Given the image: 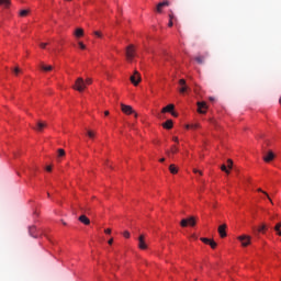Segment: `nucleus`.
<instances>
[{"instance_id": "nucleus-1", "label": "nucleus", "mask_w": 281, "mask_h": 281, "mask_svg": "<svg viewBox=\"0 0 281 281\" xmlns=\"http://www.w3.org/2000/svg\"><path fill=\"white\" fill-rule=\"evenodd\" d=\"M72 89L75 91H79V93H82V91L87 89V83L85 82V79L81 77L77 78V80L75 81V85L72 86Z\"/></svg>"}, {"instance_id": "nucleus-2", "label": "nucleus", "mask_w": 281, "mask_h": 281, "mask_svg": "<svg viewBox=\"0 0 281 281\" xmlns=\"http://www.w3.org/2000/svg\"><path fill=\"white\" fill-rule=\"evenodd\" d=\"M125 56L128 63H133V58H135V48H133V45L126 47Z\"/></svg>"}, {"instance_id": "nucleus-3", "label": "nucleus", "mask_w": 281, "mask_h": 281, "mask_svg": "<svg viewBox=\"0 0 281 281\" xmlns=\"http://www.w3.org/2000/svg\"><path fill=\"white\" fill-rule=\"evenodd\" d=\"M121 111H123L125 113V115H135V117H137V113H135V111L133 110V106L131 105H126L124 103H121Z\"/></svg>"}, {"instance_id": "nucleus-4", "label": "nucleus", "mask_w": 281, "mask_h": 281, "mask_svg": "<svg viewBox=\"0 0 281 281\" xmlns=\"http://www.w3.org/2000/svg\"><path fill=\"white\" fill-rule=\"evenodd\" d=\"M180 225L181 227H188V225H190L191 227H194V225H196V220H194V217H189L188 220L183 218L180 222Z\"/></svg>"}, {"instance_id": "nucleus-5", "label": "nucleus", "mask_w": 281, "mask_h": 281, "mask_svg": "<svg viewBox=\"0 0 281 281\" xmlns=\"http://www.w3.org/2000/svg\"><path fill=\"white\" fill-rule=\"evenodd\" d=\"M132 85H134V87H137V85H139V82H142V76L139 75V72L136 70L134 72L133 76H131L130 78Z\"/></svg>"}, {"instance_id": "nucleus-6", "label": "nucleus", "mask_w": 281, "mask_h": 281, "mask_svg": "<svg viewBox=\"0 0 281 281\" xmlns=\"http://www.w3.org/2000/svg\"><path fill=\"white\" fill-rule=\"evenodd\" d=\"M238 240L241 243L243 247H249V245H251V237L247 235L239 236Z\"/></svg>"}, {"instance_id": "nucleus-7", "label": "nucleus", "mask_w": 281, "mask_h": 281, "mask_svg": "<svg viewBox=\"0 0 281 281\" xmlns=\"http://www.w3.org/2000/svg\"><path fill=\"white\" fill-rule=\"evenodd\" d=\"M43 128H47V123L43 121H38L36 126H33L32 130L36 131L37 133H43Z\"/></svg>"}, {"instance_id": "nucleus-8", "label": "nucleus", "mask_w": 281, "mask_h": 281, "mask_svg": "<svg viewBox=\"0 0 281 281\" xmlns=\"http://www.w3.org/2000/svg\"><path fill=\"white\" fill-rule=\"evenodd\" d=\"M196 104H198V113H201V114L207 113V103L199 101Z\"/></svg>"}, {"instance_id": "nucleus-9", "label": "nucleus", "mask_w": 281, "mask_h": 281, "mask_svg": "<svg viewBox=\"0 0 281 281\" xmlns=\"http://www.w3.org/2000/svg\"><path fill=\"white\" fill-rule=\"evenodd\" d=\"M168 5H170V1L165 0V1L157 4L156 11L158 12V14H161L164 8H168Z\"/></svg>"}, {"instance_id": "nucleus-10", "label": "nucleus", "mask_w": 281, "mask_h": 281, "mask_svg": "<svg viewBox=\"0 0 281 281\" xmlns=\"http://www.w3.org/2000/svg\"><path fill=\"white\" fill-rule=\"evenodd\" d=\"M168 5H170V1L165 0V1L157 4L156 11L158 12V14H161L164 8H168Z\"/></svg>"}, {"instance_id": "nucleus-11", "label": "nucleus", "mask_w": 281, "mask_h": 281, "mask_svg": "<svg viewBox=\"0 0 281 281\" xmlns=\"http://www.w3.org/2000/svg\"><path fill=\"white\" fill-rule=\"evenodd\" d=\"M226 229H227V224H222V225L218 226L217 232H218L221 238H226L227 237Z\"/></svg>"}, {"instance_id": "nucleus-12", "label": "nucleus", "mask_w": 281, "mask_h": 281, "mask_svg": "<svg viewBox=\"0 0 281 281\" xmlns=\"http://www.w3.org/2000/svg\"><path fill=\"white\" fill-rule=\"evenodd\" d=\"M138 248L139 249H148V245L146 244V237L144 235H140L138 237Z\"/></svg>"}, {"instance_id": "nucleus-13", "label": "nucleus", "mask_w": 281, "mask_h": 281, "mask_svg": "<svg viewBox=\"0 0 281 281\" xmlns=\"http://www.w3.org/2000/svg\"><path fill=\"white\" fill-rule=\"evenodd\" d=\"M179 85H180V89H179L180 93H187V91H190V88L188 87V85H186V79H180Z\"/></svg>"}, {"instance_id": "nucleus-14", "label": "nucleus", "mask_w": 281, "mask_h": 281, "mask_svg": "<svg viewBox=\"0 0 281 281\" xmlns=\"http://www.w3.org/2000/svg\"><path fill=\"white\" fill-rule=\"evenodd\" d=\"M273 159H276V155L273 154V151H270L266 156H263V161H266L267 164H269V161H273Z\"/></svg>"}, {"instance_id": "nucleus-15", "label": "nucleus", "mask_w": 281, "mask_h": 281, "mask_svg": "<svg viewBox=\"0 0 281 281\" xmlns=\"http://www.w3.org/2000/svg\"><path fill=\"white\" fill-rule=\"evenodd\" d=\"M177 153H179V147H177V145H173L170 150L166 151V155L170 157V155H177Z\"/></svg>"}, {"instance_id": "nucleus-16", "label": "nucleus", "mask_w": 281, "mask_h": 281, "mask_svg": "<svg viewBox=\"0 0 281 281\" xmlns=\"http://www.w3.org/2000/svg\"><path fill=\"white\" fill-rule=\"evenodd\" d=\"M79 221H80V223H82L83 225H91V220H89V217H87V215H81V216H79Z\"/></svg>"}, {"instance_id": "nucleus-17", "label": "nucleus", "mask_w": 281, "mask_h": 281, "mask_svg": "<svg viewBox=\"0 0 281 281\" xmlns=\"http://www.w3.org/2000/svg\"><path fill=\"white\" fill-rule=\"evenodd\" d=\"M175 111V104H168L161 110V113H172Z\"/></svg>"}, {"instance_id": "nucleus-18", "label": "nucleus", "mask_w": 281, "mask_h": 281, "mask_svg": "<svg viewBox=\"0 0 281 281\" xmlns=\"http://www.w3.org/2000/svg\"><path fill=\"white\" fill-rule=\"evenodd\" d=\"M29 234L30 236H32L33 238H36L37 235H36V226H31L29 227Z\"/></svg>"}, {"instance_id": "nucleus-19", "label": "nucleus", "mask_w": 281, "mask_h": 281, "mask_svg": "<svg viewBox=\"0 0 281 281\" xmlns=\"http://www.w3.org/2000/svg\"><path fill=\"white\" fill-rule=\"evenodd\" d=\"M75 36H76L77 38H81V36H85V30H82V29H77V30L75 31Z\"/></svg>"}, {"instance_id": "nucleus-20", "label": "nucleus", "mask_w": 281, "mask_h": 281, "mask_svg": "<svg viewBox=\"0 0 281 281\" xmlns=\"http://www.w3.org/2000/svg\"><path fill=\"white\" fill-rule=\"evenodd\" d=\"M162 126L164 128H167L168 131H170V128H172V120H168L162 124Z\"/></svg>"}, {"instance_id": "nucleus-21", "label": "nucleus", "mask_w": 281, "mask_h": 281, "mask_svg": "<svg viewBox=\"0 0 281 281\" xmlns=\"http://www.w3.org/2000/svg\"><path fill=\"white\" fill-rule=\"evenodd\" d=\"M169 171L171 172V175H177L179 172V169L177 168V166L170 165Z\"/></svg>"}, {"instance_id": "nucleus-22", "label": "nucleus", "mask_w": 281, "mask_h": 281, "mask_svg": "<svg viewBox=\"0 0 281 281\" xmlns=\"http://www.w3.org/2000/svg\"><path fill=\"white\" fill-rule=\"evenodd\" d=\"M195 60L199 65H203V63H205V56H196Z\"/></svg>"}, {"instance_id": "nucleus-23", "label": "nucleus", "mask_w": 281, "mask_h": 281, "mask_svg": "<svg viewBox=\"0 0 281 281\" xmlns=\"http://www.w3.org/2000/svg\"><path fill=\"white\" fill-rule=\"evenodd\" d=\"M10 0H0V5H4V8H10Z\"/></svg>"}, {"instance_id": "nucleus-24", "label": "nucleus", "mask_w": 281, "mask_h": 281, "mask_svg": "<svg viewBox=\"0 0 281 281\" xmlns=\"http://www.w3.org/2000/svg\"><path fill=\"white\" fill-rule=\"evenodd\" d=\"M274 231L277 232V234L279 236H281V223H278L276 226H274Z\"/></svg>"}, {"instance_id": "nucleus-25", "label": "nucleus", "mask_w": 281, "mask_h": 281, "mask_svg": "<svg viewBox=\"0 0 281 281\" xmlns=\"http://www.w3.org/2000/svg\"><path fill=\"white\" fill-rule=\"evenodd\" d=\"M41 69H43V71H52L53 67L52 66L42 65Z\"/></svg>"}, {"instance_id": "nucleus-26", "label": "nucleus", "mask_w": 281, "mask_h": 281, "mask_svg": "<svg viewBox=\"0 0 281 281\" xmlns=\"http://www.w3.org/2000/svg\"><path fill=\"white\" fill-rule=\"evenodd\" d=\"M30 14V10H21L20 11V16H27Z\"/></svg>"}, {"instance_id": "nucleus-27", "label": "nucleus", "mask_w": 281, "mask_h": 281, "mask_svg": "<svg viewBox=\"0 0 281 281\" xmlns=\"http://www.w3.org/2000/svg\"><path fill=\"white\" fill-rule=\"evenodd\" d=\"M227 168H228L229 170H232V168H234V161H233L232 159H228V160H227Z\"/></svg>"}, {"instance_id": "nucleus-28", "label": "nucleus", "mask_w": 281, "mask_h": 281, "mask_svg": "<svg viewBox=\"0 0 281 281\" xmlns=\"http://www.w3.org/2000/svg\"><path fill=\"white\" fill-rule=\"evenodd\" d=\"M221 170H222L223 172H226V175H229V170H228L227 166L222 165V166H221Z\"/></svg>"}, {"instance_id": "nucleus-29", "label": "nucleus", "mask_w": 281, "mask_h": 281, "mask_svg": "<svg viewBox=\"0 0 281 281\" xmlns=\"http://www.w3.org/2000/svg\"><path fill=\"white\" fill-rule=\"evenodd\" d=\"M57 153H58V157H65V149L59 148V149L57 150Z\"/></svg>"}, {"instance_id": "nucleus-30", "label": "nucleus", "mask_w": 281, "mask_h": 281, "mask_svg": "<svg viewBox=\"0 0 281 281\" xmlns=\"http://www.w3.org/2000/svg\"><path fill=\"white\" fill-rule=\"evenodd\" d=\"M211 240H212V239L205 238V237H202V238H201V241L204 243L205 245H210Z\"/></svg>"}, {"instance_id": "nucleus-31", "label": "nucleus", "mask_w": 281, "mask_h": 281, "mask_svg": "<svg viewBox=\"0 0 281 281\" xmlns=\"http://www.w3.org/2000/svg\"><path fill=\"white\" fill-rule=\"evenodd\" d=\"M87 135L88 137H90V139H93L95 137V133H93L92 131H88Z\"/></svg>"}, {"instance_id": "nucleus-32", "label": "nucleus", "mask_w": 281, "mask_h": 281, "mask_svg": "<svg viewBox=\"0 0 281 281\" xmlns=\"http://www.w3.org/2000/svg\"><path fill=\"white\" fill-rule=\"evenodd\" d=\"M265 229H267V225L262 224L261 226H259L258 232L265 233Z\"/></svg>"}, {"instance_id": "nucleus-33", "label": "nucleus", "mask_w": 281, "mask_h": 281, "mask_svg": "<svg viewBox=\"0 0 281 281\" xmlns=\"http://www.w3.org/2000/svg\"><path fill=\"white\" fill-rule=\"evenodd\" d=\"M209 245H210V247H211L212 249H216V246H217L216 241H214V240L211 239V241H210Z\"/></svg>"}, {"instance_id": "nucleus-34", "label": "nucleus", "mask_w": 281, "mask_h": 281, "mask_svg": "<svg viewBox=\"0 0 281 281\" xmlns=\"http://www.w3.org/2000/svg\"><path fill=\"white\" fill-rule=\"evenodd\" d=\"M258 192H262V194H266V196L269 199L270 203H273V201H271V198H269V194L265 191H262V189H258Z\"/></svg>"}, {"instance_id": "nucleus-35", "label": "nucleus", "mask_w": 281, "mask_h": 281, "mask_svg": "<svg viewBox=\"0 0 281 281\" xmlns=\"http://www.w3.org/2000/svg\"><path fill=\"white\" fill-rule=\"evenodd\" d=\"M177 18L175 16V13L172 11L169 13V21H176Z\"/></svg>"}, {"instance_id": "nucleus-36", "label": "nucleus", "mask_w": 281, "mask_h": 281, "mask_svg": "<svg viewBox=\"0 0 281 281\" xmlns=\"http://www.w3.org/2000/svg\"><path fill=\"white\" fill-rule=\"evenodd\" d=\"M199 123H195L193 125H187L186 128H199Z\"/></svg>"}, {"instance_id": "nucleus-37", "label": "nucleus", "mask_w": 281, "mask_h": 281, "mask_svg": "<svg viewBox=\"0 0 281 281\" xmlns=\"http://www.w3.org/2000/svg\"><path fill=\"white\" fill-rule=\"evenodd\" d=\"M123 236H124V238H131V233H128V231H125L123 233Z\"/></svg>"}, {"instance_id": "nucleus-38", "label": "nucleus", "mask_w": 281, "mask_h": 281, "mask_svg": "<svg viewBox=\"0 0 281 281\" xmlns=\"http://www.w3.org/2000/svg\"><path fill=\"white\" fill-rule=\"evenodd\" d=\"M94 36H98V38H102V33L100 31H95Z\"/></svg>"}, {"instance_id": "nucleus-39", "label": "nucleus", "mask_w": 281, "mask_h": 281, "mask_svg": "<svg viewBox=\"0 0 281 281\" xmlns=\"http://www.w3.org/2000/svg\"><path fill=\"white\" fill-rule=\"evenodd\" d=\"M85 82H86V86H87V85H91V82H93V80H92L91 78H87V79L85 80Z\"/></svg>"}, {"instance_id": "nucleus-40", "label": "nucleus", "mask_w": 281, "mask_h": 281, "mask_svg": "<svg viewBox=\"0 0 281 281\" xmlns=\"http://www.w3.org/2000/svg\"><path fill=\"white\" fill-rule=\"evenodd\" d=\"M79 47H80L81 49H87V46H86L82 42H79Z\"/></svg>"}, {"instance_id": "nucleus-41", "label": "nucleus", "mask_w": 281, "mask_h": 281, "mask_svg": "<svg viewBox=\"0 0 281 281\" xmlns=\"http://www.w3.org/2000/svg\"><path fill=\"white\" fill-rule=\"evenodd\" d=\"M13 71H14L15 76H18L21 72V69H19V67H15Z\"/></svg>"}, {"instance_id": "nucleus-42", "label": "nucleus", "mask_w": 281, "mask_h": 281, "mask_svg": "<svg viewBox=\"0 0 281 281\" xmlns=\"http://www.w3.org/2000/svg\"><path fill=\"white\" fill-rule=\"evenodd\" d=\"M40 47H42V49H45L47 47V43H41Z\"/></svg>"}, {"instance_id": "nucleus-43", "label": "nucleus", "mask_w": 281, "mask_h": 281, "mask_svg": "<svg viewBox=\"0 0 281 281\" xmlns=\"http://www.w3.org/2000/svg\"><path fill=\"white\" fill-rule=\"evenodd\" d=\"M193 172L196 175V172H199V175H203V171H199L198 169H193Z\"/></svg>"}, {"instance_id": "nucleus-44", "label": "nucleus", "mask_w": 281, "mask_h": 281, "mask_svg": "<svg viewBox=\"0 0 281 281\" xmlns=\"http://www.w3.org/2000/svg\"><path fill=\"white\" fill-rule=\"evenodd\" d=\"M172 25H175L173 22H172V20H169L168 26H169V27H172Z\"/></svg>"}, {"instance_id": "nucleus-45", "label": "nucleus", "mask_w": 281, "mask_h": 281, "mask_svg": "<svg viewBox=\"0 0 281 281\" xmlns=\"http://www.w3.org/2000/svg\"><path fill=\"white\" fill-rule=\"evenodd\" d=\"M172 139H173L177 144H179V137L175 136Z\"/></svg>"}, {"instance_id": "nucleus-46", "label": "nucleus", "mask_w": 281, "mask_h": 281, "mask_svg": "<svg viewBox=\"0 0 281 281\" xmlns=\"http://www.w3.org/2000/svg\"><path fill=\"white\" fill-rule=\"evenodd\" d=\"M47 172H52V166L46 167Z\"/></svg>"}, {"instance_id": "nucleus-47", "label": "nucleus", "mask_w": 281, "mask_h": 281, "mask_svg": "<svg viewBox=\"0 0 281 281\" xmlns=\"http://www.w3.org/2000/svg\"><path fill=\"white\" fill-rule=\"evenodd\" d=\"M104 233H105V234H111V228H106V229L104 231Z\"/></svg>"}, {"instance_id": "nucleus-48", "label": "nucleus", "mask_w": 281, "mask_h": 281, "mask_svg": "<svg viewBox=\"0 0 281 281\" xmlns=\"http://www.w3.org/2000/svg\"><path fill=\"white\" fill-rule=\"evenodd\" d=\"M108 245H113V238H110Z\"/></svg>"}, {"instance_id": "nucleus-49", "label": "nucleus", "mask_w": 281, "mask_h": 281, "mask_svg": "<svg viewBox=\"0 0 281 281\" xmlns=\"http://www.w3.org/2000/svg\"><path fill=\"white\" fill-rule=\"evenodd\" d=\"M104 115H105V116H109V115H110V112H109V111H105V112H104Z\"/></svg>"}, {"instance_id": "nucleus-50", "label": "nucleus", "mask_w": 281, "mask_h": 281, "mask_svg": "<svg viewBox=\"0 0 281 281\" xmlns=\"http://www.w3.org/2000/svg\"><path fill=\"white\" fill-rule=\"evenodd\" d=\"M159 161L160 164H164V161H166V158H161Z\"/></svg>"}, {"instance_id": "nucleus-51", "label": "nucleus", "mask_w": 281, "mask_h": 281, "mask_svg": "<svg viewBox=\"0 0 281 281\" xmlns=\"http://www.w3.org/2000/svg\"><path fill=\"white\" fill-rule=\"evenodd\" d=\"M171 115H173V117H177V113L176 112H171Z\"/></svg>"}, {"instance_id": "nucleus-52", "label": "nucleus", "mask_w": 281, "mask_h": 281, "mask_svg": "<svg viewBox=\"0 0 281 281\" xmlns=\"http://www.w3.org/2000/svg\"><path fill=\"white\" fill-rule=\"evenodd\" d=\"M63 225H67V223L63 222Z\"/></svg>"}, {"instance_id": "nucleus-53", "label": "nucleus", "mask_w": 281, "mask_h": 281, "mask_svg": "<svg viewBox=\"0 0 281 281\" xmlns=\"http://www.w3.org/2000/svg\"><path fill=\"white\" fill-rule=\"evenodd\" d=\"M210 100H214V98H210Z\"/></svg>"}, {"instance_id": "nucleus-54", "label": "nucleus", "mask_w": 281, "mask_h": 281, "mask_svg": "<svg viewBox=\"0 0 281 281\" xmlns=\"http://www.w3.org/2000/svg\"><path fill=\"white\" fill-rule=\"evenodd\" d=\"M47 196H49V193H47Z\"/></svg>"}]
</instances>
